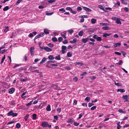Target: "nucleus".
<instances>
[{
    "label": "nucleus",
    "mask_w": 129,
    "mask_h": 129,
    "mask_svg": "<svg viewBox=\"0 0 129 129\" xmlns=\"http://www.w3.org/2000/svg\"><path fill=\"white\" fill-rule=\"evenodd\" d=\"M8 116H11L13 117L16 116L17 115L16 113H14L12 110H10L7 114Z\"/></svg>",
    "instance_id": "nucleus-1"
},
{
    "label": "nucleus",
    "mask_w": 129,
    "mask_h": 129,
    "mask_svg": "<svg viewBox=\"0 0 129 129\" xmlns=\"http://www.w3.org/2000/svg\"><path fill=\"white\" fill-rule=\"evenodd\" d=\"M94 39L98 41H101L102 40V38L100 37H98L96 35H95L93 37Z\"/></svg>",
    "instance_id": "nucleus-2"
},
{
    "label": "nucleus",
    "mask_w": 129,
    "mask_h": 129,
    "mask_svg": "<svg viewBox=\"0 0 129 129\" xmlns=\"http://www.w3.org/2000/svg\"><path fill=\"white\" fill-rule=\"evenodd\" d=\"M67 52V47L65 46L62 47V52L63 54L66 53Z\"/></svg>",
    "instance_id": "nucleus-3"
},
{
    "label": "nucleus",
    "mask_w": 129,
    "mask_h": 129,
    "mask_svg": "<svg viewBox=\"0 0 129 129\" xmlns=\"http://www.w3.org/2000/svg\"><path fill=\"white\" fill-rule=\"evenodd\" d=\"M48 125V123L46 121H43L41 123V125L43 127H47Z\"/></svg>",
    "instance_id": "nucleus-4"
},
{
    "label": "nucleus",
    "mask_w": 129,
    "mask_h": 129,
    "mask_svg": "<svg viewBox=\"0 0 129 129\" xmlns=\"http://www.w3.org/2000/svg\"><path fill=\"white\" fill-rule=\"evenodd\" d=\"M34 48L33 47H31L30 48V51L31 55L33 56L34 55Z\"/></svg>",
    "instance_id": "nucleus-5"
},
{
    "label": "nucleus",
    "mask_w": 129,
    "mask_h": 129,
    "mask_svg": "<svg viewBox=\"0 0 129 129\" xmlns=\"http://www.w3.org/2000/svg\"><path fill=\"white\" fill-rule=\"evenodd\" d=\"M82 7L83 9L86 12H91V10L89 8L84 6H83Z\"/></svg>",
    "instance_id": "nucleus-6"
},
{
    "label": "nucleus",
    "mask_w": 129,
    "mask_h": 129,
    "mask_svg": "<svg viewBox=\"0 0 129 129\" xmlns=\"http://www.w3.org/2000/svg\"><path fill=\"white\" fill-rule=\"evenodd\" d=\"M15 91V89L14 88H12L9 90V92L10 94L13 93Z\"/></svg>",
    "instance_id": "nucleus-7"
},
{
    "label": "nucleus",
    "mask_w": 129,
    "mask_h": 129,
    "mask_svg": "<svg viewBox=\"0 0 129 129\" xmlns=\"http://www.w3.org/2000/svg\"><path fill=\"white\" fill-rule=\"evenodd\" d=\"M89 38H83L82 39V41L84 43H85L87 42Z\"/></svg>",
    "instance_id": "nucleus-8"
},
{
    "label": "nucleus",
    "mask_w": 129,
    "mask_h": 129,
    "mask_svg": "<svg viewBox=\"0 0 129 129\" xmlns=\"http://www.w3.org/2000/svg\"><path fill=\"white\" fill-rule=\"evenodd\" d=\"M45 50L47 52H50L51 51H52V50L48 47H46Z\"/></svg>",
    "instance_id": "nucleus-9"
},
{
    "label": "nucleus",
    "mask_w": 129,
    "mask_h": 129,
    "mask_svg": "<svg viewBox=\"0 0 129 129\" xmlns=\"http://www.w3.org/2000/svg\"><path fill=\"white\" fill-rule=\"evenodd\" d=\"M74 119L73 118H69L68 119L67 122L68 123H72L73 122Z\"/></svg>",
    "instance_id": "nucleus-10"
},
{
    "label": "nucleus",
    "mask_w": 129,
    "mask_h": 129,
    "mask_svg": "<svg viewBox=\"0 0 129 129\" xmlns=\"http://www.w3.org/2000/svg\"><path fill=\"white\" fill-rule=\"evenodd\" d=\"M121 3L125 5H127L128 4L127 0H120Z\"/></svg>",
    "instance_id": "nucleus-11"
},
{
    "label": "nucleus",
    "mask_w": 129,
    "mask_h": 129,
    "mask_svg": "<svg viewBox=\"0 0 129 129\" xmlns=\"http://www.w3.org/2000/svg\"><path fill=\"white\" fill-rule=\"evenodd\" d=\"M121 45V43H114L113 44V46L115 47H116Z\"/></svg>",
    "instance_id": "nucleus-12"
},
{
    "label": "nucleus",
    "mask_w": 129,
    "mask_h": 129,
    "mask_svg": "<svg viewBox=\"0 0 129 129\" xmlns=\"http://www.w3.org/2000/svg\"><path fill=\"white\" fill-rule=\"evenodd\" d=\"M67 31L70 35H71L74 32L73 29H72L68 30H67Z\"/></svg>",
    "instance_id": "nucleus-13"
},
{
    "label": "nucleus",
    "mask_w": 129,
    "mask_h": 129,
    "mask_svg": "<svg viewBox=\"0 0 129 129\" xmlns=\"http://www.w3.org/2000/svg\"><path fill=\"white\" fill-rule=\"evenodd\" d=\"M77 39L76 38H74L73 39V41H70V42L72 44V43H76L77 41Z\"/></svg>",
    "instance_id": "nucleus-14"
},
{
    "label": "nucleus",
    "mask_w": 129,
    "mask_h": 129,
    "mask_svg": "<svg viewBox=\"0 0 129 129\" xmlns=\"http://www.w3.org/2000/svg\"><path fill=\"white\" fill-rule=\"evenodd\" d=\"M47 59V58H45V57H44L42 59V60L40 62V63L41 64L43 63H44L45 62V61Z\"/></svg>",
    "instance_id": "nucleus-15"
},
{
    "label": "nucleus",
    "mask_w": 129,
    "mask_h": 129,
    "mask_svg": "<svg viewBox=\"0 0 129 129\" xmlns=\"http://www.w3.org/2000/svg\"><path fill=\"white\" fill-rule=\"evenodd\" d=\"M101 9L105 11H106L105 10L104 8V7L103 5H99L98 6Z\"/></svg>",
    "instance_id": "nucleus-16"
},
{
    "label": "nucleus",
    "mask_w": 129,
    "mask_h": 129,
    "mask_svg": "<svg viewBox=\"0 0 129 129\" xmlns=\"http://www.w3.org/2000/svg\"><path fill=\"white\" fill-rule=\"evenodd\" d=\"M26 92V91L24 92L21 95V98L24 100L25 98L26 97L25 96H24V95H25Z\"/></svg>",
    "instance_id": "nucleus-17"
},
{
    "label": "nucleus",
    "mask_w": 129,
    "mask_h": 129,
    "mask_svg": "<svg viewBox=\"0 0 129 129\" xmlns=\"http://www.w3.org/2000/svg\"><path fill=\"white\" fill-rule=\"evenodd\" d=\"M46 110L48 111H50L51 110V106L50 105H48L46 108Z\"/></svg>",
    "instance_id": "nucleus-18"
},
{
    "label": "nucleus",
    "mask_w": 129,
    "mask_h": 129,
    "mask_svg": "<svg viewBox=\"0 0 129 129\" xmlns=\"http://www.w3.org/2000/svg\"><path fill=\"white\" fill-rule=\"evenodd\" d=\"M44 32L46 34H48L49 33V30L47 28H45L44 30Z\"/></svg>",
    "instance_id": "nucleus-19"
},
{
    "label": "nucleus",
    "mask_w": 129,
    "mask_h": 129,
    "mask_svg": "<svg viewBox=\"0 0 129 129\" xmlns=\"http://www.w3.org/2000/svg\"><path fill=\"white\" fill-rule=\"evenodd\" d=\"M111 35V34L105 33L103 35V36L105 37H107Z\"/></svg>",
    "instance_id": "nucleus-20"
},
{
    "label": "nucleus",
    "mask_w": 129,
    "mask_h": 129,
    "mask_svg": "<svg viewBox=\"0 0 129 129\" xmlns=\"http://www.w3.org/2000/svg\"><path fill=\"white\" fill-rule=\"evenodd\" d=\"M116 23L117 24H121V23L120 21V19L119 18L118 19L116 20Z\"/></svg>",
    "instance_id": "nucleus-21"
},
{
    "label": "nucleus",
    "mask_w": 129,
    "mask_h": 129,
    "mask_svg": "<svg viewBox=\"0 0 129 129\" xmlns=\"http://www.w3.org/2000/svg\"><path fill=\"white\" fill-rule=\"evenodd\" d=\"M48 58L50 60H52L54 59V57L52 55H50L48 56Z\"/></svg>",
    "instance_id": "nucleus-22"
},
{
    "label": "nucleus",
    "mask_w": 129,
    "mask_h": 129,
    "mask_svg": "<svg viewBox=\"0 0 129 129\" xmlns=\"http://www.w3.org/2000/svg\"><path fill=\"white\" fill-rule=\"evenodd\" d=\"M55 58L56 59L58 60H60L61 59L60 55H58V56H56L55 57Z\"/></svg>",
    "instance_id": "nucleus-23"
},
{
    "label": "nucleus",
    "mask_w": 129,
    "mask_h": 129,
    "mask_svg": "<svg viewBox=\"0 0 129 129\" xmlns=\"http://www.w3.org/2000/svg\"><path fill=\"white\" fill-rule=\"evenodd\" d=\"M96 20L94 18H92L91 19V22L92 24H94L96 22Z\"/></svg>",
    "instance_id": "nucleus-24"
},
{
    "label": "nucleus",
    "mask_w": 129,
    "mask_h": 129,
    "mask_svg": "<svg viewBox=\"0 0 129 129\" xmlns=\"http://www.w3.org/2000/svg\"><path fill=\"white\" fill-rule=\"evenodd\" d=\"M83 30H81L78 33V35L80 36H82L83 35Z\"/></svg>",
    "instance_id": "nucleus-25"
},
{
    "label": "nucleus",
    "mask_w": 129,
    "mask_h": 129,
    "mask_svg": "<svg viewBox=\"0 0 129 129\" xmlns=\"http://www.w3.org/2000/svg\"><path fill=\"white\" fill-rule=\"evenodd\" d=\"M118 92L120 91L121 92H125V90L123 89H118L117 90Z\"/></svg>",
    "instance_id": "nucleus-26"
},
{
    "label": "nucleus",
    "mask_w": 129,
    "mask_h": 129,
    "mask_svg": "<svg viewBox=\"0 0 129 129\" xmlns=\"http://www.w3.org/2000/svg\"><path fill=\"white\" fill-rule=\"evenodd\" d=\"M5 29L4 30V31L5 33H7L9 30V27L8 26H6L5 27Z\"/></svg>",
    "instance_id": "nucleus-27"
},
{
    "label": "nucleus",
    "mask_w": 129,
    "mask_h": 129,
    "mask_svg": "<svg viewBox=\"0 0 129 129\" xmlns=\"http://www.w3.org/2000/svg\"><path fill=\"white\" fill-rule=\"evenodd\" d=\"M120 3L118 2L117 1V3L115 4L114 6V7H118L119 6H120Z\"/></svg>",
    "instance_id": "nucleus-28"
},
{
    "label": "nucleus",
    "mask_w": 129,
    "mask_h": 129,
    "mask_svg": "<svg viewBox=\"0 0 129 129\" xmlns=\"http://www.w3.org/2000/svg\"><path fill=\"white\" fill-rule=\"evenodd\" d=\"M47 45L48 46L51 48L53 47L54 46V45L53 44L50 43H48Z\"/></svg>",
    "instance_id": "nucleus-29"
},
{
    "label": "nucleus",
    "mask_w": 129,
    "mask_h": 129,
    "mask_svg": "<svg viewBox=\"0 0 129 129\" xmlns=\"http://www.w3.org/2000/svg\"><path fill=\"white\" fill-rule=\"evenodd\" d=\"M56 62V61L55 60H50V61H47V62L48 63H55Z\"/></svg>",
    "instance_id": "nucleus-30"
},
{
    "label": "nucleus",
    "mask_w": 129,
    "mask_h": 129,
    "mask_svg": "<svg viewBox=\"0 0 129 129\" xmlns=\"http://www.w3.org/2000/svg\"><path fill=\"white\" fill-rule=\"evenodd\" d=\"M72 54L71 52H68L67 53V56L68 57H70L72 56Z\"/></svg>",
    "instance_id": "nucleus-31"
},
{
    "label": "nucleus",
    "mask_w": 129,
    "mask_h": 129,
    "mask_svg": "<svg viewBox=\"0 0 129 129\" xmlns=\"http://www.w3.org/2000/svg\"><path fill=\"white\" fill-rule=\"evenodd\" d=\"M5 57H6L5 55H4L2 59V60H1V64H2V63H3L4 60L5 59Z\"/></svg>",
    "instance_id": "nucleus-32"
},
{
    "label": "nucleus",
    "mask_w": 129,
    "mask_h": 129,
    "mask_svg": "<svg viewBox=\"0 0 129 129\" xmlns=\"http://www.w3.org/2000/svg\"><path fill=\"white\" fill-rule=\"evenodd\" d=\"M33 119L34 120H36L37 119L36 115V114H34L32 115Z\"/></svg>",
    "instance_id": "nucleus-33"
},
{
    "label": "nucleus",
    "mask_w": 129,
    "mask_h": 129,
    "mask_svg": "<svg viewBox=\"0 0 129 129\" xmlns=\"http://www.w3.org/2000/svg\"><path fill=\"white\" fill-rule=\"evenodd\" d=\"M84 113H81V114H80L79 115V116L78 118V119H79L81 118L82 117L83 115H84Z\"/></svg>",
    "instance_id": "nucleus-34"
},
{
    "label": "nucleus",
    "mask_w": 129,
    "mask_h": 129,
    "mask_svg": "<svg viewBox=\"0 0 129 129\" xmlns=\"http://www.w3.org/2000/svg\"><path fill=\"white\" fill-rule=\"evenodd\" d=\"M122 97L124 100L127 99L128 98H129V96L126 95H123Z\"/></svg>",
    "instance_id": "nucleus-35"
},
{
    "label": "nucleus",
    "mask_w": 129,
    "mask_h": 129,
    "mask_svg": "<svg viewBox=\"0 0 129 129\" xmlns=\"http://www.w3.org/2000/svg\"><path fill=\"white\" fill-rule=\"evenodd\" d=\"M123 63L122 61L121 60H120L119 62L118 63H116V64H118L120 65H121Z\"/></svg>",
    "instance_id": "nucleus-36"
},
{
    "label": "nucleus",
    "mask_w": 129,
    "mask_h": 129,
    "mask_svg": "<svg viewBox=\"0 0 129 129\" xmlns=\"http://www.w3.org/2000/svg\"><path fill=\"white\" fill-rule=\"evenodd\" d=\"M118 111L120 113H125V111H123L121 109H119V110Z\"/></svg>",
    "instance_id": "nucleus-37"
},
{
    "label": "nucleus",
    "mask_w": 129,
    "mask_h": 129,
    "mask_svg": "<svg viewBox=\"0 0 129 129\" xmlns=\"http://www.w3.org/2000/svg\"><path fill=\"white\" fill-rule=\"evenodd\" d=\"M9 9V7L8 6L5 7L3 9L4 11H6Z\"/></svg>",
    "instance_id": "nucleus-38"
},
{
    "label": "nucleus",
    "mask_w": 129,
    "mask_h": 129,
    "mask_svg": "<svg viewBox=\"0 0 129 129\" xmlns=\"http://www.w3.org/2000/svg\"><path fill=\"white\" fill-rule=\"evenodd\" d=\"M21 126V124L19 123H17L16 125V127L17 128H19Z\"/></svg>",
    "instance_id": "nucleus-39"
},
{
    "label": "nucleus",
    "mask_w": 129,
    "mask_h": 129,
    "mask_svg": "<svg viewBox=\"0 0 129 129\" xmlns=\"http://www.w3.org/2000/svg\"><path fill=\"white\" fill-rule=\"evenodd\" d=\"M109 27L108 26H103L102 27V29L104 30H107L108 29Z\"/></svg>",
    "instance_id": "nucleus-40"
},
{
    "label": "nucleus",
    "mask_w": 129,
    "mask_h": 129,
    "mask_svg": "<svg viewBox=\"0 0 129 129\" xmlns=\"http://www.w3.org/2000/svg\"><path fill=\"white\" fill-rule=\"evenodd\" d=\"M90 100V98L89 97H87L85 98V101H87V102H88Z\"/></svg>",
    "instance_id": "nucleus-41"
},
{
    "label": "nucleus",
    "mask_w": 129,
    "mask_h": 129,
    "mask_svg": "<svg viewBox=\"0 0 129 129\" xmlns=\"http://www.w3.org/2000/svg\"><path fill=\"white\" fill-rule=\"evenodd\" d=\"M29 116V115L27 114L26 115L25 117H24V119L25 120V121H26L28 117Z\"/></svg>",
    "instance_id": "nucleus-42"
},
{
    "label": "nucleus",
    "mask_w": 129,
    "mask_h": 129,
    "mask_svg": "<svg viewBox=\"0 0 129 129\" xmlns=\"http://www.w3.org/2000/svg\"><path fill=\"white\" fill-rule=\"evenodd\" d=\"M52 40L54 42H56L57 41V39L55 37L52 38Z\"/></svg>",
    "instance_id": "nucleus-43"
},
{
    "label": "nucleus",
    "mask_w": 129,
    "mask_h": 129,
    "mask_svg": "<svg viewBox=\"0 0 129 129\" xmlns=\"http://www.w3.org/2000/svg\"><path fill=\"white\" fill-rule=\"evenodd\" d=\"M79 18H87V15H81L79 16Z\"/></svg>",
    "instance_id": "nucleus-44"
},
{
    "label": "nucleus",
    "mask_w": 129,
    "mask_h": 129,
    "mask_svg": "<svg viewBox=\"0 0 129 129\" xmlns=\"http://www.w3.org/2000/svg\"><path fill=\"white\" fill-rule=\"evenodd\" d=\"M59 11H62V13L65 12H66V10L63 8L60 9L59 10Z\"/></svg>",
    "instance_id": "nucleus-45"
},
{
    "label": "nucleus",
    "mask_w": 129,
    "mask_h": 129,
    "mask_svg": "<svg viewBox=\"0 0 129 129\" xmlns=\"http://www.w3.org/2000/svg\"><path fill=\"white\" fill-rule=\"evenodd\" d=\"M53 12H52L51 13H46V15H51L53 14Z\"/></svg>",
    "instance_id": "nucleus-46"
},
{
    "label": "nucleus",
    "mask_w": 129,
    "mask_h": 129,
    "mask_svg": "<svg viewBox=\"0 0 129 129\" xmlns=\"http://www.w3.org/2000/svg\"><path fill=\"white\" fill-rule=\"evenodd\" d=\"M14 122H15L14 121H11L9 122H8L7 125H8L10 124H12Z\"/></svg>",
    "instance_id": "nucleus-47"
},
{
    "label": "nucleus",
    "mask_w": 129,
    "mask_h": 129,
    "mask_svg": "<svg viewBox=\"0 0 129 129\" xmlns=\"http://www.w3.org/2000/svg\"><path fill=\"white\" fill-rule=\"evenodd\" d=\"M22 0H18L16 3V5H17L19 4L21 1Z\"/></svg>",
    "instance_id": "nucleus-48"
},
{
    "label": "nucleus",
    "mask_w": 129,
    "mask_h": 129,
    "mask_svg": "<svg viewBox=\"0 0 129 129\" xmlns=\"http://www.w3.org/2000/svg\"><path fill=\"white\" fill-rule=\"evenodd\" d=\"M100 24L102 25L103 26H106L108 24L107 23H100Z\"/></svg>",
    "instance_id": "nucleus-49"
},
{
    "label": "nucleus",
    "mask_w": 129,
    "mask_h": 129,
    "mask_svg": "<svg viewBox=\"0 0 129 129\" xmlns=\"http://www.w3.org/2000/svg\"><path fill=\"white\" fill-rule=\"evenodd\" d=\"M82 10V8L80 7H78L77 8V10L78 11H80Z\"/></svg>",
    "instance_id": "nucleus-50"
},
{
    "label": "nucleus",
    "mask_w": 129,
    "mask_h": 129,
    "mask_svg": "<svg viewBox=\"0 0 129 129\" xmlns=\"http://www.w3.org/2000/svg\"><path fill=\"white\" fill-rule=\"evenodd\" d=\"M61 110V109L60 108H57V112L59 113H60V112Z\"/></svg>",
    "instance_id": "nucleus-51"
},
{
    "label": "nucleus",
    "mask_w": 129,
    "mask_h": 129,
    "mask_svg": "<svg viewBox=\"0 0 129 129\" xmlns=\"http://www.w3.org/2000/svg\"><path fill=\"white\" fill-rule=\"evenodd\" d=\"M58 40L59 42H61L62 40L63 39L62 37H60L58 38Z\"/></svg>",
    "instance_id": "nucleus-52"
},
{
    "label": "nucleus",
    "mask_w": 129,
    "mask_h": 129,
    "mask_svg": "<svg viewBox=\"0 0 129 129\" xmlns=\"http://www.w3.org/2000/svg\"><path fill=\"white\" fill-rule=\"evenodd\" d=\"M71 12L74 14H75L77 12L76 11H73L72 9L71 10Z\"/></svg>",
    "instance_id": "nucleus-53"
},
{
    "label": "nucleus",
    "mask_w": 129,
    "mask_h": 129,
    "mask_svg": "<svg viewBox=\"0 0 129 129\" xmlns=\"http://www.w3.org/2000/svg\"><path fill=\"white\" fill-rule=\"evenodd\" d=\"M39 47L42 49L44 50H45L46 47L44 46H41L40 45H39Z\"/></svg>",
    "instance_id": "nucleus-54"
},
{
    "label": "nucleus",
    "mask_w": 129,
    "mask_h": 129,
    "mask_svg": "<svg viewBox=\"0 0 129 129\" xmlns=\"http://www.w3.org/2000/svg\"><path fill=\"white\" fill-rule=\"evenodd\" d=\"M54 119L56 120H57L58 119V117L56 115L54 116Z\"/></svg>",
    "instance_id": "nucleus-55"
},
{
    "label": "nucleus",
    "mask_w": 129,
    "mask_h": 129,
    "mask_svg": "<svg viewBox=\"0 0 129 129\" xmlns=\"http://www.w3.org/2000/svg\"><path fill=\"white\" fill-rule=\"evenodd\" d=\"M32 102V101H31V102H30L29 103H28L26 104V106H29L31 104H32L31 102Z\"/></svg>",
    "instance_id": "nucleus-56"
},
{
    "label": "nucleus",
    "mask_w": 129,
    "mask_h": 129,
    "mask_svg": "<svg viewBox=\"0 0 129 129\" xmlns=\"http://www.w3.org/2000/svg\"><path fill=\"white\" fill-rule=\"evenodd\" d=\"M78 78L76 77H74L73 79V80L75 81H76L78 80Z\"/></svg>",
    "instance_id": "nucleus-57"
},
{
    "label": "nucleus",
    "mask_w": 129,
    "mask_h": 129,
    "mask_svg": "<svg viewBox=\"0 0 129 129\" xmlns=\"http://www.w3.org/2000/svg\"><path fill=\"white\" fill-rule=\"evenodd\" d=\"M55 2V0H50L48 1V2L49 3H51L54 2Z\"/></svg>",
    "instance_id": "nucleus-58"
},
{
    "label": "nucleus",
    "mask_w": 129,
    "mask_h": 129,
    "mask_svg": "<svg viewBox=\"0 0 129 129\" xmlns=\"http://www.w3.org/2000/svg\"><path fill=\"white\" fill-rule=\"evenodd\" d=\"M93 104L92 103H89L88 104V107H90L93 105Z\"/></svg>",
    "instance_id": "nucleus-59"
},
{
    "label": "nucleus",
    "mask_w": 129,
    "mask_h": 129,
    "mask_svg": "<svg viewBox=\"0 0 129 129\" xmlns=\"http://www.w3.org/2000/svg\"><path fill=\"white\" fill-rule=\"evenodd\" d=\"M115 53L116 55H120L121 54V53L117 52H115Z\"/></svg>",
    "instance_id": "nucleus-60"
},
{
    "label": "nucleus",
    "mask_w": 129,
    "mask_h": 129,
    "mask_svg": "<svg viewBox=\"0 0 129 129\" xmlns=\"http://www.w3.org/2000/svg\"><path fill=\"white\" fill-rule=\"evenodd\" d=\"M76 64H78V65H80L81 66H82L83 64L81 62H76Z\"/></svg>",
    "instance_id": "nucleus-61"
},
{
    "label": "nucleus",
    "mask_w": 129,
    "mask_h": 129,
    "mask_svg": "<svg viewBox=\"0 0 129 129\" xmlns=\"http://www.w3.org/2000/svg\"><path fill=\"white\" fill-rule=\"evenodd\" d=\"M96 106H93L90 109L91 110H93L96 109Z\"/></svg>",
    "instance_id": "nucleus-62"
},
{
    "label": "nucleus",
    "mask_w": 129,
    "mask_h": 129,
    "mask_svg": "<svg viewBox=\"0 0 129 129\" xmlns=\"http://www.w3.org/2000/svg\"><path fill=\"white\" fill-rule=\"evenodd\" d=\"M7 50L6 49H4L1 52V53L3 54L5 53L6 51H7Z\"/></svg>",
    "instance_id": "nucleus-63"
},
{
    "label": "nucleus",
    "mask_w": 129,
    "mask_h": 129,
    "mask_svg": "<svg viewBox=\"0 0 129 129\" xmlns=\"http://www.w3.org/2000/svg\"><path fill=\"white\" fill-rule=\"evenodd\" d=\"M61 36L64 39H66V36H65L64 34H61Z\"/></svg>",
    "instance_id": "nucleus-64"
}]
</instances>
